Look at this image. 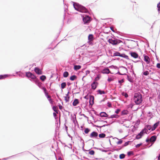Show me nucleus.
I'll return each mask as SVG.
<instances>
[{
	"mask_svg": "<svg viewBox=\"0 0 160 160\" xmlns=\"http://www.w3.org/2000/svg\"><path fill=\"white\" fill-rule=\"evenodd\" d=\"M72 2L73 3V6L75 10L81 12L88 13L91 16L92 15H93L92 13L89 12L85 7L76 2Z\"/></svg>",
	"mask_w": 160,
	"mask_h": 160,
	"instance_id": "f257e3e1",
	"label": "nucleus"
},
{
	"mask_svg": "<svg viewBox=\"0 0 160 160\" xmlns=\"http://www.w3.org/2000/svg\"><path fill=\"white\" fill-rule=\"evenodd\" d=\"M81 17L84 24L88 25L90 22L92 20V18L91 16L87 14L81 15Z\"/></svg>",
	"mask_w": 160,
	"mask_h": 160,
	"instance_id": "f03ea898",
	"label": "nucleus"
},
{
	"mask_svg": "<svg viewBox=\"0 0 160 160\" xmlns=\"http://www.w3.org/2000/svg\"><path fill=\"white\" fill-rule=\"evenodd\" d=\"M133 100L136 104H139L142 102V96L139 93H136L134 94Z\"/></svg>",
	"mask_w": 160,
	"mask_h": 160,
	"instance_id": "7ed1b4c3",
	"label": "nucleus"
},
{
	"mask_svg": "<svg viewBox=\"0 0 160 160\" xmlns=\"http://www.w3.org/2000/svg\"><path fill=\"white\" fill-rule=\"evenodd\" d=\"M108 42L109 43L112 44L113 46L117 45L122 42L120 40L113 37L109 39Z\"/></svg>",
	"mask_w": 160,
	"mask_h": 160,
	"instance_id": "20e7f679",
	"label": "nucleus"
},
{
	"mask_svg": "<svg viewBox=\"0 0 160 160\" xmlns=\"http://www.w3.org/2000/svg\"><path fill=\"white\" fill-rule=\"evenodd\" d=\"M86 46L85 44L82 46L79 45L78 47V45H76L74 46V49H76V50H78V49H80L81 50H85L86 49L87 50L88 49L87 48H88V46L87 48H86Z\"/></svg>",
	"mask_w": 160,
	"mask_h": 160,
	"instance_id": "39448f33",
	"label": "nucleus"
},
{
	"mask_svg": "<svg viewBox=\"0 0 160 160\" xmlns=\"http://www.w3.org/2000/svg\"><path fill=\"white\" fill-rule=\"evenodd\" d=\"M94 37L93 35L92 34H89L88 36V43L89 45L93 44L92 41L93 40Z\"/></svg>",
	"mask_w": 160,
	"mask_h": 160,
	"instance_id": "423d86ee",
	"label": "nucleus"
},
{
	"mask_svg": "<svg viewBox=\"0 0 160 160\" xmlns=\"http://www.w3.org/2000/svg\"><path fill=\"white\" fill-rule=\"evenodd\" d=\"M113 56H119L121 57L127 59H129L128 57L124 54H121L118 52H116L114 53Z\"/></svg>",
	"mask_w": 160,
	"mask_h": 160,
	"instance_id": "0eeeda50",
	"label": "nucleus"
},
{
	"mask_svg": "<svg viewBox=\"0 0 160 160\" xmlns=\"http://www.w3.org/2000/svg\"><path fill=\"white\" fill-rule=\"evenodd\" d=\"M26 75L27 77L29 78H31L33 80H34L36 78V76L31 72H26Z\"/></svg>",
	"mask_w": 160,
	"mask_h": 160,
	"instance_id": "6e6552de",
	"label": "nucleus"
},
{
	"mask_svg": "<svg viewBox=\"0 0 160 160\" xmlns=\"http://www.w3.org/2000/svg\"><path fill=\"white\" fill-rule=\"evenodd\" d=\"M98 135V132H93L90 135V137L92 138H94L97 137Z\"/></svg>",
	"mask_w": 160,
	"mask_h": 160,
	"instance_id": "1a4fd4ad",
	"label": "nucleus"
},
{
	"mask_svg": "<svg viewBox=\"0 0 160 160\" xmlns=\"http://www.w3.org/2000/svg\"><path fill=\"white\" fill-rule=\"evenodd\" d=\"M143 56L144 61L147 64L149 63L150 61L149 58L148 56L145 55V54L143 55Z\"/></svg>",
	"mask_w": 160,
	"mask_h": 160,
	"instance_id": "9d476101",
	"label": "nucleus"
},
{
	"mask_svg": "<svg viewBox=\"0 0 160 160\" xmlns=\"http://www.w3.org/2000/svg\"><path fill=\"white\" fill-rule=\"evenodd\" d=\"M130 54L131 55L132 57L135 58H137L138 57V54L135 52H131L130 53Z\"/></svg>",
	"mask_w": 160,
	"mask_h": 160,
	"instance_id": "9b49d317",
	"label": "nucleus"
},
{
	"mask_svg": "<svg viewBox=\"0 0 160 160\" xmlns=\"http://www.w3.org/2000/svg\"><path fill=\"white\" fill-rule=\"evenodd\" d=\"M34 71L38 74L40 75L42 74V72L39 68L36 67L34 69Z\"/></svg>",
	"mask_w": 160,
	"mask_h": 160,
	"instance_id": "f8f14e48",
	"label": "nucleus"
},
{
	"mask_svg": "<svg viewBox=\"0 0 160 160\" xmlns=\"http://www.w3.org/2000/svg\"><path fill=\"white\" fill-rule=\"evenodd\" d=\"M89 103L91 105H92L94 103V98L91 95L89 97Z\"/></svg>",
	"mask_w": 160,
	"mask_h": 160,
	"instance_id": "ddd939ff",
	"label": "nucleus"
},
{
	"mask_svg": "<svg viewBox=\"0 0 160 160\" xmlns=\"http://www.w3.org/2000/svg\"><path fill=\"white\" fill-rule=\"evenodd\" d=\"M98 83L96 82H94L91 84L92 88L93 90H95L97 88Z\"/></svg>",
	"mask_w": 160,
	"mask_h": 160,
	"instance_id": "4468645a",
	"label": "nucleus"
},
{
	"mask_svg": "<svg viewBox=\"0 0 160 160\" xmlns=\"http://www.w3.org/2000/svg\"><path fill=\"white\" fill-rule=\"evenodd\" d=\"M100 116L101 117L107 118L108 116V115L105 112H102L100 113Z\"/></svg>",
	"mask_w": 160,
	"mask_h": 160,
	"instance_id": "2eb2a0df",
	"label": "nucleus"
},
{
	"mask_svg": "<svg viewBox=\"0 0 160 160\" xmlns=\"http://www.w3.org/2000/svg\"><path fill=\"white\" fill-rule=\"evenodd\" d=\"M143 132L141 131L138 135H137L136 137V139H139L142 137L143 135Z\"/></svg>",
	"mask_w": 160,
	"mask_h": 160,
	"instance_id": "dca6fc26",
	"label": "nucleus"
},
{
	"mask_svg": "<svg viewBox=\"0 0 160 160\" xmlns=\"http://www.w3.org/2000/svg\"><path fill=\"white\" fill-rule=\"evenodd\" d=\"M69 92H68L67 94H66V96L64 97V99L66 102H68L69 101L70 97L69 96Z\"/></svg>",
	"mask_w": 160,
	"mask_h": 160,
	"instance_id": "f3484780",
	"label": "nucleus"
},
{
	"mask_svg": "<svg viewBox=\"0 0 160 160\" xmlns=\"http://www.w3.org/2000/svg\"><path fill=\"white\" fill-rule=\"evenodd\" d=\"M66 6L67 7L66 8V7H65V8H64V15H63V19H65V18H66V13L68 11V6L67 5H66Z\"/></svg>",
	"mask_w": 160,
	"mask_h": 160,
	"instance_id": "a211bd4d",
	"label": "nucleus"
},
{
	"mask_svg": "<svg viewBox=\"0 0 160 160\" xmlns=\"http://www.w3.org/2000/svg\"><path fill=\"white\" fill-rule=\"evenodd\" d=\"M157 139V137L155 136H152L150 139V141L151 142H155Z\"/></svg>",
	"mask_w": 160,
	"mask_h": 160,
	"instance_id": "6ab92c4d",
	"label": "nucleus"
},
{
	"mask_svg": "<svg viewBox=\"0 0 160 160\" xmlns=\"http://www.w3.org/2000/svg\"><path fill=\"white\" fill-rule=\"evenodd\" d=\"M102 72L103 73L108 74L110 72V71L109 69L105 68L103 69L102 71Z\"/></svg>",
	"mask_w": 160,
	"mask_h": 160,
	"instance_id": "aec40b11",
	"label": "nucleus"
},
{
	"mask_svg": "<svg viewBox=\"0 0 160 160\" xmlns=\"http://www.w3.org/2000/svg\"><path fill=\"white\" fill-rule=\"evenodd\" d=\"M79 103V100L77 99H75L72 103L73 106H76Z\"/></svg>",
	"mask_w": 160,
	"mask_h": 160,
	"instance_id": "412c9836",
	"label": "nucleus"
},
{
	"mask_svg": "<svg viewBox=\"0 0 160 160\" xmlns=\"http://www.w3.org/2000/svg\"><path fill=\"white\" fill-rule=\"evenodd\" d=\"M159 122H156V123H155L153 127L152 128V131H153L154 130L157 128V127L158 126L159 124Z\"/></svg>",
	"mask_w": 160,
	"mask_h": 160,
	"instance_id": "4be33fe9",
	"label": "nucleus"
},
{
	"mask_svg": "<svg viewBox=\"0 0 160 160\" xmlns=\"http://www.w3.org/2000/svg\"><path fill=\"white\" fill-rule=\"evenodd\" d=\"M81 68L80 65H75L74 67V69L75 70L77 71L80 69Z\"/></svg>",
	"mask_w": 160,
	"mask_h": 160,
	"instance_id": "5701e85b",
	"label": "nucleus"
},
{
	"mask_svg": "<svg viewBox=\"0 0 160 160\" xmlns=\"http://www.w3.org/2000/svg\"><path fill=\"white\" fill-rule=\"evenodd\" d=\"M57 45H56L55 46H54L53 47L52 46V44L51 43L50 45H49V46L47 48V49H51L52 50H53L54 49V48L56 47Z\"/></svg>",
	"mask_w": 160,
	"mask_h": 160,
	"instance_id": "b1692460",
	"label": "nucleus"
},
{
	"mask_svg": "<svg viewBox=\"0 0 160 160\" xmlns=\"http://www.w3.org/2000/svg\"><path fill=\"white\" fill-rule=\"evenodd\" d=\"M77 78V77L75 75H73L70 77V79L71 81H74L75 79H76Z\"/></svg>",
	"mask_w": 160,
	"mask_h": 160,
	"instance_id": "393cba45",
	"label": "nucleus"
},
{
	"mask_svg": "<svg viewBox=\"0 0 160 160\" xmlns=\"http://www.w3.org/2000/svg\"><path fill=\"white\" fill-rule=\"evenodd\" d=\"M69 75V73L67 71H65L63 73V76L64 78H67V77Z\"/></svg>",
	"mask_w": 160,
	"mask_h": 160,
	"instance_id": "a878e982",
	"label": "nucleus"
},
{
	"mask_svg": "<svg viewBox=\"0 0 160 160\" xmlns=\"http://www.w3.org/2000/svg\"><path fill=\"white\" fill-rule=\"evenodd\" d=\"M8 77V76L7 75H0V79H4Z\"/></svg>",
	"mask_w": 160,
	"mask_h": 160,
	"instance_id": "bb28decb",
	"label": "nucleus"
},
{
	"mask_svg": "<svg viewBox=\"0 0 160 160\" xmlns=\"http://www.w3.org/2000/svg\"><path fill=\"white\" fill-rule=\"evenodd\" d=\"M106 135L104 133L100 134L99 135V137L100 138H104L105 137Z\"/></svg>",
	"mask_w": 160,
	"mask_h": 160,
	"instance_id": "cd10ccee",
	"label": "nucleus"
},
{
	"mask_svg": "<svg viewBox=\"0 0 160 160\" xmlns=\"http://www.w3.org/2000/svg\"><path fill=\"white\" fill-rule=\"evenodd\" d=\"M52 109L53 111L57 113H58V109L57 107L56 106H53L52 107Z\"/></svg>",
	"mask_w": 160,
	"mask_h": 160,
	"instance_id": "c85d7f7f",
	"label": "nucleus"
},
{
	"mask_svg": "<svg viewBox=\"0 0 160 160\" xmlns=\"http://www.w3.org/2000/svg\"><path fill=\"white\" fill-rule=\"evenodd\" d=\"M66 86V83L65 82H62L61 84V87L62 89L65 88Z\"/></svg>",
	"mask_w": 160,
	"mask_h": 160,
	"instance_id": "c756f323",
	"label": "nucleus"
},
{
	"mask_svg": "<svg viewBox=\"0 0 160 160\" xmlns=\"http://www.w3.org/2000/svg\"><path fill=\"white\" fill-rule=\"evenodd\" d=\"M128 113V111L126 110H124L122 112V115H126Z\"/></svg>",
	"mask_w": 160,
	"mask_h": 160,
	"instance_id": "7c9ffc66",
	"label": "nucleus"
},
{
	"mask_svg": "<svg viewBox=\"0 0 160 160\" xmlns=\"http://www.w3.org/2000/svg\"><path fill=\"white\" fill-rule=\"evenodd\" d=\"M157 7L158 12L160 13V2L157 4Z\"/></svg>",
	"mask_w": 160,
	"mask_h": 160,
	"instance_id": "2f4dec72",
	"label": "nucleus"
},
{
	"mask_svg": "<svg viewBox=\"0 0 160 160\" xmlns=\"http://www.w3.org/2000/svg\"><path fill=\"white\" fill-rule=\"evenodd\" d=\"M118 117V115H112L110 116V117H109V118H117Z\"/></svg>",
	"mask_w": 160,
	"mask_h": 160,
	"instance_id": "473e14b6",
	"label": "nucleus"
},
{
	"mask_svg": "<svg viewBox=\"0 0 160 160\" xmlns=\"http://www.w3.org/2000/svg\"><path fill=\"white\" fill-rule=\"evenodd\" d=\"M98 92L100 94H104L105 93L104 91H102L100 90H98Z\"/></svg>",
	"mask_w": 160,
	"mask_h": 160,
	"instance_id": "72a5a7b5",
	"label": "nucleus"
},
{
	"mask_svg": "<svg viewBox=\"0 0 160 160\" xmlns=\"http://www.w3.org/2000/svg\"><path fill=\"white\" fill-rule=\"evenodd\" d=\"M144 134L145 133H147L148 132V130L146 128H145L144 129H143L141 131Z\"/></svg>",
	"mask_w": 160,
	"mask_h": 160,
	"instance_id": "f704fd0d",
	"label": "nucleus"
},
{
	"mask_svg": "<svg viewBox=\"0 0 160 160\" xmlns=\"http://www.w3.org/2000/svg\"><path fill=\"white\" fill-rule=\"evenodd\" d=\"M40 79L42 81H44L46 79V77L44 75H42L40 77Z\"/></svg>",
	"mask_w": 160,
	"mask_h": 160,
	"instance_id": "c9c22d12",
	"label": "nucleus"
},
{
	"mask_svg": "<svg viewBox=\"0 0 160 160\" xmlns=\"http://www.w3.org/2000/svg\"><path fill=\"white\" fill-rule=\"evenodd\" d=\"M122 94L123 96H124L125 98H128V95L127 93L123 92L122 93Z\"/></svg>",
	"mask_w": 160,
	"mask_h": 160,
	"instance_id": "e433bc0d",
	"label": "nucleus"
},
{
	"mask_svg": "<svg viewBox=\"0 0 160 160\" xmlns=\"http://www.w3.org/2000/svg\"><path fill=\"white\" fill-rule=\"evenodd\" d=\"M95 152L93 150H91L89 151V154L90 155H93L94 154Z\"/></svg>",
	"mask_w": 160,
	"mask_h": 160,
	"instance_id": "4c0bfd02",
	"label": "nucleus"
},
{
	"mask_svg": "<svg viewBox=\"0 0 160 160\" xmlns=\"http://www.w3.org/2000/svg\"><path fill=\"white\" fill-rule=\"evenodd\" d=\"M127 78L128 80L130 81V82H132V79L131 77L129 76H127Z\"/></svg>",
	"mask_w": 160,
	"mask_h": 160,
	"instance_id": "58836bf2",
	"label": "nucleus"
},
{
	"mask_svg": "<svg viewBox=\"0 0 160 160\" xmlns=\"http://www.w3.org/2000/svg\"><path fill=\"white\" fill-rule=\"evenodd\" d=\"M90 131L89 129L88 128H86L85 129L84 132L86 134H87Z\"/></svg>",
	"mask_w": 160,
	"mask_h": 160,
	"instance_id": "ea45409f",
	"label": "nucleus"
},
{
	"mask_svg": "<svg viewBox=\"0 0 160 160\" xmlns=\"http://www.w3.org/2000/svg\"><path fill=\"white\" fill-rule=\"evenodd\" d=\"M149 74V72L148 71H146L145 72H144L143 73V74L145 76H147Z\"/></svg>",
	"mask_w": 160,
	"mask_h": 160,
	"instance_id": "a19ab883",
	"label": "nucleus"
},
{
	"mask_svg": "<svg viewBox=\"0 0 160 160\" xmlns=\"http://www.w3.org/2000/svg\"><path fill=\"white\" fill-rule=\"evenodd\" d=\"M131 41L132 42V43L134 46H136L138 45L137 41L135 42L132 40H131Z\"/></svg>",
	"mask_w": 160,
	"mask_h": 160,
	"instance_id": "79ce46f5",
	"label": "nucleus"
},
{
	"mask_svg": "<svg viewBox=\"0 0 160 160\" xmlns=\"http://www.w3.org/2000/svg\"><path fill=\"white\" fill-rule=\"evenodd\" d=\"M125 155L123 154H121L119 156V158L121 159H122L125 158Z\"/></svg>",
	"mask_w": 160,
	"mask_h": 160,
	"instance_id": "37998d69",
	"label": "nucleus"
},
{
	"mask_svg": "<svg viewBox=\"0 0 160 160\" xmlns=\"http://www.w3.org/2000/svg\"><path fill=\"white\" fill-rule=\"evenodd\" d=\"M147 128L148 129L150 130L151 129L152 130V128L151 125H148L147 126Z\"/></svg>",
	"mask_w": 160,
	"mask_h": 160,
	"instance_id": "c03bdc74",
	"label": "nucleus"
},
{
	"mask_svg": "<svg viewBox=\"0 0 160 160\" xmlns=\"http://www.w3.org/2000/svg\"><path fill=\"white\" fill-rule=\"evenodd\" d=\"M100 78V77H99V75H98L97 76L96 78L95 79V81H97L99 80V79Z\"/></svg>",
	"mask_w": 160,
	"mask_h": 160,
	"instance_id": "a18cd8bd",
	"label": "nucleus"
},
{
	"mask_svg": "<svg viewBox=\"0 0 160 160\" xmlns=\"http://www.w3.org/2000/svg\"><path fill=\"white\" fill-rule=\"evenodd\" d=\"M42 89L43 90L44 93L47 92V91L46 88L45 87H42Z\"/></svg>",
	"mask_w": 160,
	"mask_h": 160,
	"instance_id": "49530a36",
	"label": "nucleus"
},
{
	"mask_svg": "<svg viewBox=\"0 0 160 160\" xmlns=\"http://www.w3.org/2000/svg\"><path fill=\"white\" fill-rule=\"evenodd\" d=\"M122 142V140H120L118 142H117V144H121Z\"/></svg>",
	"mask_w": 160,
	"mask_h": 160,
	"instance_id": "de8ad7c7",
	"label": "nucleus"
},
{
	"mask_svg": "<svg viewBox=\"0 0 160 160\" xmlns=\"http://www.w3.org/2000/svg\"><path fill=\"white\" fill-rule=\"evenodd\" d=\"M108 106L109 107H112V104H111V102H109L108 103Z\"/></svg>",
	"mask_w": 160,
	"mask_h": 160,
	"instance_id": "09e8293b",
	"label": "nucleus"
},
{
	"mask_svg": "<svg viewBox=\"0 0 160 160\" xmlns=\"http://www.w3.org/2000/svg\"><path fill=\"white\" fill-rule=\"evenodd\" d=\"M120 110L119 109H117L115 112L116 114H118L120 112Z\"/></svg>",
	"mask_w": 160,
	"mask_h": 160,
	"instance_id": "8fccbe9b",
	"label": "nucleus"
},
{
	"mask_svg": "<svg viewBox=\"0 0 160 160\" xmlns=\"http://www.w3.org/2000/svg\"><path fill=\"white\" fill-rule=\"evenodd\" d=\"M129 142V141H128L126 142L124 145V146H127Z\"/></svg>",
	"mask_w": 160,
	"mask_h": 160,
	"instance_id": "3c124183",
	"label": "nucleus"
},
{
	"mask_svg": "<svg viewBox=\"0 0 160 160\" xmlns=\"http://www.w3.org/2000/svg\"><path fill=\"white\" fill-rule=\"evenodd\" d=\"M142 145V143H140V144H137L136 146V148H139L140 146H141V145Z\"/></svg>",
	"mask_w": 160,
	"mask_h": 160,
	"instance_id": "603ef678",
	"label": "nucleus"
},
{
	"mask_svg": "<svg viewBox=\"0 0 160 160\" xmlns=\"http://www.w3.org/2000/svg\"><path fill=\"white\" fill-rule=\"evenodd\" d=\"M157 67L158 68H160V63H158L157 64Z\"/></svg>",
	"mask_w": 160,
	"mask_h": 160,
	"instance_id": "864d4df0",
	"label": "nucleus"
},
{
	"mask_svg": "<svg viewBox=\"0 0 160 160\" xmlns=\"http://www.w3.org/2000/svg\"><path fill=\"white\" fill-rule=\"evenodd\" d=\"M133 153L132 152H131V151H130V152H128V155L129 156L131 155V154H132Z\"/></svg>",
	"mask_w": 160,
	"mask_h": 160,
	"instance_id": "5fc2aeb1",
	"label": "nucleus"
},
{
	"mask_svg": "<svg viewBox=\"0 0 160 160\" xmlns=\"http://www.w3.org/2000/svg\"><path fill=\"white\" fill-rule=\"evenodd\" d=\"M90 71L88 70H87L86 71V75H87L88 74H89L90 73Z\"/></svg>",
	"mask_w": 160,
	"mask_h": 160,
	"instance_id": "6e6d98bb",
	"label": "nucleus"
},
{
	"mask_svg": "<svg viewBox=\"0 0 160 160\" xmlns=\"http://www.w3.org/2000/svg\"><path fill=\"white\" fill-rule=\"evenodd\" d=\"M48 100L50 102V103H52L53 101L51 98L48 99Z\"/></svg>",
	"mask_w": 160,
	"mask_h": 160,
	"instance_id": "4d7b16f0",
	"label": "nucleus"
},
{
	"mask_svg": "<svg viewBox=\"0 0 160 160\" xmlns=\"http://www.w3.org/2000/svg\"><path fill=\"white\" fill-rule=\"evenodd\" d=\"M110 28L111 29V30L113 32H115V30H114V29H113V27H110Z\"/></svg>",
	"mask_w": 160,
	"mask_h": 160,
	"instance_id": "13d9d810",
	"label": "nucleus"
},
{
	"mask_svg": "<svg viewBox=\"0 0 160 160\" xmlns=\"http://www.w3.org/2000/svg\"><path fill=\"white\" fill-rule=\"evenodd\" d=\"M59 109L61 110L62 109V107L61 105H59Z\"/></svg>",
	"mask_w": 160,
	"mask_h": 160,
	"instance_id": "bf43d9fd",
	"label": "nucleus"
},
{
	"mask_svg": "<svg viewBox=\"0 0 160 160\" xmlns=\"http://www.w3.org/2000/svg\"><path fill=\"white\" fill-rule=\"evenodd\" d=\"M44 93H45V94L46 96H48V92H45Z\"/></svg>",
	"mask_w": 160,
	"mask_h": 160,
	"instance_id": "052dcab7",
	"label": "nucleus"
},
{
	"mask_svg": "<svg viewBox=\"0 0 160 160\" xmlns=\"http://www.w3.org/2000/svg\"><path fill=\"white\" fill-rule=\"evenodd\" d=\"M108 80L109 82H110L112 80V79L111 78H108Z\"/></svg>",
	"mask_w": 160,
	"mask_h": 160,
	"instance_id": "680f3d73",
	"label": "nucleus"
},
{
	"mask_svg": "<svg viewBox=\"0 0 160 160\" xmlns=\"http://www.w3.org/2000/svg\"><path fill=\"white\" fill-rule=\"evenodd\" d=\"M53 114L54 117H56L57 116L55 112H53Z\"/></svg>",
	"mask_w": 160,
	"mask_h": 160,
	"instance_id": "e2e57ef3",
	"label": "nucleus"
},
{
	"mask_svg": "<svg viewBox=\"0 0 160 160\" xmlns=\"http://www.w3.org/2000/svg\"><path fill=\"white\" fill-rule=\"evenodd\" d=\"M46 97H47V98L48 99H49V98H51V96L50 95H49Z\"/></svg>",
	"mask_w": 160,
	"mask_h": 160,
	"instance_id": "0e129e2a",
	"label": "nucleus"
},
{
	"mask_svg": "<svg viewBox=\"0 0 160 160\" xmlns=\"http://www.w3.org/2000/svg\"><path fill=\"white\" fill-rule=\"evenodd\" d=\"M150 141V139H147L146 140V142H148Z\"/></svg>",
	"mask_w": 160,
	"mask_h": 160,
	"instance_id": "69168bd1",
	"label": "nucleus"
},
{
	"mask_svg": "<svg viewBox=\"0 0 160 160\" xmlns=\"http://www.w3.org/2000/svg\"><path fill=\"white\" fill-rule=\"evenodd\" d=\"M84 98L86 99H88V96H85V97H84Z\"/></svg>",
	"mask_w": 160,
	"mask_h": 160,
	"instance_id": "338daca9",
	"label": "nucleus"
},
{
	"mask_svg": "<svg viewBox=\"0 0 160 160\" xmlns=\"http://www.w3.org/2000/svg\"><path fill=\"white\" fill-rule=\"evenodd\" d=\"M117 33L118 34H119L120 33H121V32H119V31H118Z\"/></svg>",
	"mask_w": 160,
	"mask_h": 160,
	"instance_id": "774afa93",
	"label": "nucleus"
}]
</instances>
